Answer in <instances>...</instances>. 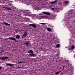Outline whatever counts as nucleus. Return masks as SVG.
I'll return each mask as SVG.
<instances>
[{
  "label": "nucleus",
  "mask_w": 75,
  "mask_h": 75,
  "mask_svg": "<svg viewBox=\"0 0 75 75\" xmlns=\"http://www.w3.org/2000/svg\"><path fill=\"white\" fill-rule=\"evenodd\" d=\"M50 18L51 19H53L54 18V17H53V16H50Z\"/></svg>",
  "instance_id": "nucleus-18"
},
{
  "label": "nucleus",
  "mask_w": 75,
  "mask_h": 75,
  "mask_svg": "<svg viewBox=\"0 0 75 75\" xmlns=\"http://www.w3.org/2000/svg\"><path fill=\"white\" fill-rule=\"evenodd\" d=\"M75 48V46H73L71 47V50H74Z\"/></svg>",
  "instance_id": "nucleus-17"
},
{
  "label": "nucleus",
  "mask_w": 75,
  "mask_h": 75,
  "mask_svg": "<svg viewBox=\"0 0 75 75\" xmlns=\"http://www.w3.org/2000/svg\"><path fill=\"white\" fill-rule=\"evenodd\" d=\"M25 16H35V14H31V13H30V11L28 10L25 11Z\"/></svg>",
  "instance_id": "nucleus-1"
},
{
  "label": "nucleus",
  "mask_w": 75,
  "mask_h": 75,
  "mask_svg": "<svg viewBox=\"0 0 75 75\" xmlns=\"http://www.w3.org/2000/svg\"><path fill=\"white\" fill-rule=\"evenodd\" d=\"M69 50H71V49H69Z\"/></svg>",
  "instance_id": "nucleus-28"
},
{
  "label": "nucleus",
  "mask_w": 75,
  "mask_h": 75,
  "mask_svg": "<svg viewBox=\"0 0 75 75\" xmlns=\"http://www.w3.org/2000/svg\"><path fill=\"white\" fill-rule=\"evenodd\" d=\"M8 10H11V9L10 8H8Z\"/></svg>",
  "instance_id": "nucleus-23"
},
{
  "label": "nucleus",
  "mask_w": 75,
  "mask_h": 75,
  "mask_svg": "<svg viewBox=\"0 0 75 75\" xmlns=\"http://www.w3.org/2000/svg\"><path fill=\"white\" fill-rule=\"evenodd\" d=\"M30 56H33V57H35V54H34L32 53L28 55L29 57H30Z\"/></svg>",
  "instance_id": "nucleus-9"
},
{
  "label": "nucleus",
  "mask_w": 75,
  "mask_h": 75,
  "mask_svg": "<svg viewBox=\"0 0 75 75\" xmlns=\"http://www.w3.org/2000/svg\"><path fill=\"white\" fill-rule=\"evenodd\" d=\"M59 72H60L59 71L56 72H55V74L56 75H57L58 74H59Z\"/></svg>",
  "instance_id": "nucleus-19"
},
{
  "label": "nucleus",
  "mask_w": 75,
  "mask_h": 75,
  "mask_svg": "<svg viewBox=\"0 0 75 75\" xmlns=\"http://www.w3.org/2000/svg\"><path fill=\"white\" fill-rule=\"evenodd\" d=\"M16 38H17L18 39H19V38H20V36L19 35H17L16 36Z\"/></svg>",
  "instance_id": "nucleus-12"
},
{
  "label": "nucleus",
  "mask_w": 75,
  "mask_h": 75,
  "mask_svg": "<svg viewBox=\"0 0 75 75\" xmlns=\"http://www.w3.org/2000/svg\"><path fill=\"white\" fill-rule=\"evenodd\" d=\"M8 58V57L7 56L4 57H0V59H1L2 60H5V59H7Z\"/></svg>",
  "instance_id": "nucleus-3"
},
{
  "label": "nucleus",
  "mask_w": 75,
  "mask_h": 75,
  "mask_svg": "<svg viewBox=\"0 0 75 75\" xmlns=\"http://www.w3.org/2000/svg\"><path fill=\"white\" fill-rule=\"evenodd\" d=\"M40 24H43V25H44V24H47L45 23H40Z\"/></svg>",
  "instance_id": "nucleus-21"
},
{
  "label": "nucleus",
  "mask_w": 75,
  "mask_h": 75,
  "mask_svg": "<svg viewBox=\"0 0 75 75\" xmlns=\"http://www.w3.org/2000/svg\"><path fill=\"white\" fill-rule=\"evenodd\" d=\"M59 46H60V44H57L56 45V47H57V48H58V47H59Z\"/></svg>",
  "instance_id": "nucleus-16"
},
{
  "label": "nucleus",
  "mask_w": 75,
  "mask_h": 75,
  "mask_svg": "<svg viewBox=\"0 0 75 75\" xmlns=\"http://www.w3.org/2000/svg\"><path fill=\"white\" fill-rule=\"evenodd\" d=\"M18 63H20V64H23V62H18Z\"/></svg>",
  "instance_id": "nucleus-22"
},
{
  "label": "nucleus",
  "mask_w": 75,
  "mask_h": 75,
  "mask_svg": "<svg viewBox=\"0 0 75 75\" xmlns=\"http://www.w3.org/2000/svg\"><path fill=\"white\" fill-rule=\"evenodd\" d=\"M64 3L66 4V5H67V4H68L69 3V2L67 1H65L64 2Z\"/></svg>",
  "instance_id": "nucleus-13"
},
{
  "label": "nucleus",
  "mask_w": 75,
  "mask_h": 75,
  "mask_svg": "<svg viewBox=\"0 0 75 75\" xmlns=\"http://www.w3.org/2000/svg\"><path fill=\"white\" fill-rule=\"evenodd\" d=\"M6 65H8L9 67H13L14 65L13 64H11L10 63H6Z\"/></svg>",
  "instance_id": "nucleus-8"
},
{
  "label": "nucleus",
  "mask_w": 75,
  "mask_h": 75,
  "mask_svg": "<svg viewBox=\"0 0 75 75\" xmlns=\"http://www.w3.org/2000/svg\"><path fill=\"white\" fill-rule=\"evenodd\" d=\"M52 10H54V8H52Z\"/></svg>",
  "instance_id": "nucleus-25"
},
{
  "label": "nucleus",
  "mask_w": 75,
  "mask_h": 75,
  "mask_svg": "<svg viewBox=\"0 0 75 75\" xmlns=\"http://www.w3.org/2000/svg\"><path fill=\"white\" fill-rule=\"evenodd\" d=\"M35 1H37V0H35Z\"/></svg>",
  "instance_id": "nucleus-27"
},
{
  "label": "nucleus",
  "mask_w": 75,
  "mask_h": 75,
  "mask_svg": "<svg viewBox=\"0 0 75 75\" xmlns=\"http://www.w3.org/2000/svg\"><path fill=\"white\" fill-rule=\"evenodd\" d=\"M57 1H52V2H51V4H55V3H57Z\"/></svg>",
  "instance_id": "nucleus-11"
},
{
  "label": "nucleus",
  "mask_w": 75,
  "mask_h": 75,
  "mask_svg": "<svg viewBox=\"0 0 75 75\" xmlns=\"http://www.w3.org/2000/svg\"><path fill=\"white\" fill-rule=\"evenodd\" d=\"M8 5H9V4L6 3L5 4V6H8Z\"/></svg>",
  "instance_id": "nucleus-20"
},
{
  "label": "nucleus",
  "mask_w": 75,
  "mask_h": 75,
  "mask_svg": "<svg viewBox=\"0 0 75 75\" xmlns=\"http://www.w3.org/2000/svg\"><path fill=\"white\" fill-rule=\"evenodd\" d=\"M25 45H30V43L29 42H27L25 43Z\"/></svg>",
  "instance_id": "nucleus-14"
},
{
  "label": "nucleus",
  "mask_w": 75,
  "mask_h": 75,
  "mask_svg": "<svg viewBox=\"0 0 75 75\" xmlns=\"http://www.w3.org/2000/svg\"><path fill=\"white\" fill-rule=\"evenodd\" d=\"M1 69H2V67L0 66V70H1Z\"/></svg>",
  "instance_id": "nucleus-24"
},
{
  "label": "nucleus",
  "mask_w": 75,
  "mask_h": 75,
  "mask_svg": "<svg viewBox=\"0 0 75 75\" xmlns=\"http://www.w3.org/2000/svg\"><path fill=\"white\" fill-rule=\"evenodd\" d=\"M9 39V40H13L14 41H15V42H17V40H16V38H14L13 37H9V38H5V40H8Z\"/></svg>",
  "instance_id": "nucleus-2"
},
{
  "label": "nucleus",
  "mask_w": 75,
  "mask_h": 75,
  "mask_svg": "<svg viewBox=\"0 0 75 75\" xmlns=\"http://www.w3.org/2000/svg\"><path fill=\"white\" fill-rule=\"evenodd\" d=\"M42 13L44 14H46L47 15H50V14H51L50 13L47 12H43Z\"/></svg>",
  "instance_id": "nucleus-7"
},
{
  "label": "nucleus",
  "mask_w": 75,
  "mask_h": 75,
  "mask_svg": "<svg viewBox=\"0 0 75 75\" xmlns=\"http://www.w3.org/2000/svg\"><path fill=\"white\" fill-rule=\"evenodd\" d=\"M69 68H71V66H69Z\"/></svg>",
  "instance_id": "nucleus-26"
},
{
  "label": "nucleus",
  "mask_w": 75,
  "mask_h": 75,
  "mask_svg": "<svg viewBox=\"0 0 75 75\" xmlns=\"http://www.w3.org/2000/svg\"><path fill=\"white\" fill-rule=\"evenodd\" d=\"M27 35V32H25L23 33V35H22V38H24L25 37H26V36Z\"/></svg>",
  "instance_id": "nucleus-5"
},
{
  "label": "nucleus",
  "mask_w": 75,
  "mask_h": 75,
  "mask_svg": "<svg viewBox=\"0 0 75 75\" xmlns=\"http://www.w3.org/2000/svg\"><path fill=\"white\" fill-rule=\"evenodd\" d=\"M46 29L48 31H51V28H47Z\"/></svg>",
  "instance_id": "nucleus-15"
},
{
  "label": "nucleus",
  "mask_w": 75,
  "mask_h": 75,
  "mask_svg": "<svg viewBox=\"0 0 75 75\" xmlns=\"http://www.w3.org/2000/svg\"><path fill=\"white\" fill-rule=\"evenodd\" d=\"M28 53L29 54H32V53H34V52L33 51V50H30L28 51Z\"/></svg>",
  "instance_id": "nucleus-10"
},
{
  "label": "nucleus",
  "mask_w": 75,
  "mask_h": 75,
  "mask_svg": "<svg viewBox=\"0 0 75 75\" xmlns=\"http://www.w3.org/2000/svg\"><path fill=\"white\" fill-rule=\"evenodd\" d=\"M29 25H30V26H32V27H33L34 28H37V27L36 25H35V23H33L32 24H29Z\"/></svg>",
  "instance_id": "nucleus-4"
},
{
  "label": "nucleus",
  "mask_w": 75,
  "mask_h": 75,
  "mask_svg": "<svg viewBox=\"0 0 75 75\" xmlns=\"http://www.w3.org/2000/svg\"><path fill=\"white\" fill-rule=\"evenodd\" d=\"M4 24L5 25H6L7 26H8V27H10V25L8 23L4 22H3Z\"/></svg>",
  "instance_id": "nucleus-6"
}]
</instances>
